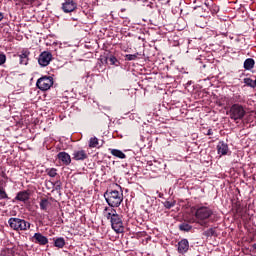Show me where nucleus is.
<instances>
[{
	"label": "nucleus",
	"mask_w": 256,
	"mask_h": 256,
	"mask_svg": "<svg viewBox=\"0 0 256 256\" xmlns=\"http://www.w3.org/2000/svg\"><path fill=\"white\" fill-rule=\"evenodd\" d=\"M213 216V210L207 206H201L196 209L195 217L198 225L209 227V218Z\"/></svg>",
	"instance_id": "nucleus-1"
},
{
	"label": "nucleus",
	"mask_w": 256,
	"mask_h": 256,
	"mask_svg": "<svg viewBox=\"0 0 256 256\" xmlns=\"http://www.w3.org/2000/svg\"><path fill=\"white\" fill-rule=\"evenodd\" d=\"M17 201H28L29 199V192L21 191L16 196Z\"/></svg>",
	"instance_id": "nucleus-16"
},
{
	"label": "nucleus",
	"mask_w": 256,
	"mask_h": 256,
	"mask_svg": "<svg viewBox=\"0 0 256 256\" xmlns=\"http://www.w3.org/2000/svg\"><path fill=\"white\" fill-rule=\"evenodd\" d=\"M8 225L14 231H27L31 227V223L21 218H10L8 220Z\"/></svg>",
	"instance_id": "nucleus-4"
},
{
	"label": "nucleus",
	"mask_w": 256,
	"mask_h": 256,
	"mask_svg": "<svg viewBox=\"0 0 256 256\" xmlns=\"http://www.w3.org/2000/svg\"><path fill=\"white\" fill-rule=\"evenodd\" d=\"M0 21H3V14L0 13Z\"/></svg>",
	"instance_id": "nucleus-33"
},
{
	"label": "nucleus",
	"mask_w": 256,
	"mask_h": 256,
	"mask_svg": "<svg viewBox=\"0 0 256 256\" xmlns=\"http://www.w3.org/2000/svg\"><path fill=\"white\" fill-rule=\"evenodd\" d=\"M57 157L64 165H71V156L67 152H60Z\"/></svg>",
	"instance_id": "nucleus-10"
},
{
	"label": "nucleus",
	"mask_w": 256,
	"mask_h": 256,
	"mask_svg": "<svg viewBox=\"0 0 256 256\" xmlns=\"http://www.w3.org/2000/svg\"><path fill=\"white\" fill-rule=\"evenodd\" d=\"M36 86L40 91H49L51 87H53V77L51 76H43L39 78L36 82Z\"/></svg>",
	"instance_id": "nucleus-6"
},
{
	"label": "nucleus",
	"mask_w": 256,
	"mask_h": 256,
	"mask_svg": "<svg viewBox=\"0 0 256 256\" xmlns=\"http://www.w3.org/2000/svg\"><path fill=\"white\" fill-rule=\"evenodd\" d=\"M104 197L109 207H119L123 203V193L117 190L106 191Z\"/></svg>",
	"instance_id": "nucleus-3"
},
{
	"label": "nucleus",
	"mask_w": 256,
	"mask_h": 256,
	"mask_svg": "<svg viewBox=\"0 0 256 256\" xmlns=\"http://www.w3.org/2000/svg\"><path fill=\"white\" fill-rule=\"evenodd\" d=\"M53 59V54L51 52L44 51L39 55L38 63L41 67H47L51 60Z\"/></svg>",
	"instance_id": "nucleus-7"
},
{
	"label": "nucleus",
	"mask_w": 256,
	"mask_h": 256,
	"mask_svg": "<svg viewBox=\"0 0 256 256\" xmlns=\"http://www.w3.org/2000/svg\"><path fill=\"white\" fill-rule=\"evenodd\" d=\"M29 55H30L29 51L27 50L22 51V53L19 55L20 65H27V63H29Z\"/></svg>",
	"instance_id": "nucleus-14"
},
{
	"label": "nucleus",
	"mask_w": 256,
	"mask_h": 256,
	"mask_svg": "<svg viewBox=\"0 0 256 256\" xmlns=\"http://www.w3.org/2000/svg\"><path fill=\"white\" fill-rule=\"evenodd\" d=\"M179 229H180V231H191V229H193V227L187 223H182L179 225Z\"/></svg>",
	"instance_id": "nucleus-22"
},
{
	"label": "nucleus",
	"mask_w": 256,
	"mask_h": 256,
	"mask_svg": "<svg viewBox=\"0 0 256 256\" xmlns=\"http://www.w3.org/2000/svg\"><path fill=\"white\" fill-rule=\"evenodd\" d=\"M0 256H15V251L11 248H6L1 252Z\"/></svg>",
	"instance_id": "nucleus-21"
},
{
	"label": "nucleus",
	"mask_w": 256,
	"mask_h": 256,
	"mask_svg": "<svg viewBox=\"0 0 256 256\" xmlns=\"http://www.w3.org/2000/svg\"><path fill=\"white\" fill-rule=\"evenodd\" d=\"M48 207H49V200H47L46 198L42 199L40 201V209L42 211H47Z\"/></svg>",
	"instance_id": "nucleus-20"
},
{
	"label": "nucleus",
	"mask_w": 256,
	"mask_h": 256,
	"mask_svg": "<svg viewBox=\"0 0 256 256\" xmlns=\"http://www.w3.org/2000/svg\"><path fill=\"white\" fill-rule=\"evenodd\" d=\"M204 235L206 237H213V235H215V229L213 228L208 229L207 231L204 232Z\"/></svg>",
	"instance_id": "nucleus-27"
},
{
	"label": "nucleus",
	"mask_w": 256,
	"mask_h": 256,
	"mask_svg": "<svg viewBox=\"0 0 256 256\" xmlns=\"http://www.w3.org/2000/svg\"><path fill=\"white\" fill-rule=\"evenodd\" d=\"M174 206H175V203L170 202V201H166L164 203V207H166V209H171V207H174Z\"/></svg>",
	"instance_id": "nucleus-30"
},
{
	"label": "nucleus",
	"mask_w": 256,
	"mask_h": 256,
	"mask_svg": "<svg viewBox=\"0 0 256 256\" xmlns=\"http://www.w3.org/2000/svg\"><path fill=\"white\" fill-rule=\"evenodd\" d=\"M253 67H255V60L248 58L244 61V69H246V71H251Z\"/></svg>",
	"instance_id": "nucleus-15"
},
{
	"label": "nucleus",
	"mask_w": 256,
	"mask_h": 256,
	"mask_svg": "<svg viewBox=\"0 0 256 256\" xmlns=\"http://www.w3.org/2000/svg\"><path fill=\"white\" fill-rule=\"evenodd\" d=\"M106 60L110 61L111 65H115V63H117V58L115 56H110L106 58Z\"/></svg>",
	"instance_id": "nucleus-29"
},
{
	"label": "nucleus",
	"mask_w": 256,
	"mask_h": 256,
	"mask_svg": "<svg viewBox=\"0 0 256 256\" xmlns=\"http://www.w3.org/2000/svg\"><path fill=\"white\" fill-rule=\"evenodd\" d=\"M139 57V53L136 54H128L125 56L126 61H135Z\"/></svg>",
	"instance_id": "nucleus-24"
},
{
	"label": "nucleus",
	"mask_w": 256,
	"mask_h": 256,
	"mask_svg": "<svg viewBox=\"0 0 256 256\" xmlns=\"http://www.w3.org/2000/svg\"><path fill=\"white\" fill-rule=\"evenodd\" d=\"M75 9H77V3L73 0H66L62 4V11H64V13H73Z\"/></svg>",
	"instance_id": "nucleus-8"
},
{
	"label": "nucleus",
	"mask_w": 256,
	"mask_h": 256,
	"mask_svg": "<svg viewBox=\"0 0 256 256\" xmlns=\"http://www.w3.org/2000/svg\"><path fill=\"white\" fill-rule=\"evenodd\" d=\"M206 135H213V130L212 129H209L206 133Z\"/></svg>",
	"instance_id": "nucleus-31"
},
{
	"label": "nucleus",
	"mask_w": 256,
	"mask_h": 256,
	"mask_svg": "<svg viewBox=\"0 0 256 256\" xmlns=\"http://www.w3.org/2000/svg\"><path fill=\"white\" fill-rule=\"evenodd\" d=\"M89 147L91 149L95 148V147H99V139L97 137H92L89 140Z\"/></svg>",
	"instance_id": "nucleus-19"
},
{
	"label": "nucleus",
	"mask_w": 256,
	"mask_h": 256,
	"mask_svg": "<svg viewBox=\"0 0 256 256\" xmlns=\"http://www.w3.org/2000/svg\"><path fill=\"white\" fill-rule=\"evenodd\" d=\"M28 1V3H35V1H37V0H27Z\"/></svg>",
	"instance_id": "nucleus-32"
},
{
	"label": "nucleus",
	"mask_w": 256,
	"mask_h": 256,
	"mask_svg": "<svg viewBox=\"0 0 256 256\" xmlns=\"http://www.w3.org/2000/svg\"><path fill=\"white\" fill-rule=\"evenodd\" d=\"M244 83L248 85V87H256V78L255 81H253L251 78H246L244 79Z\"/></svg>",
	"instance_id": "nucleus-23"
},
{
	"label": "nucleus",
	"mask_w": 256,
	"mask_h": 256,
	"mask_svg": "<svg viewBox=\"0 0 256 256\" xmlns=\"http://www.w3.org/2000/svg\"><path fill=\"white\" fill-rule=\"evenodd\" d=\"M178 251L182 254L189 251V241L187 239H183L178 243Z\"/></svg>",
	"instance_id": "nucleus-12"
},
{
	"label": "nucleus",
	"mask_w": 256,
	"mask_h": 256,
	"mask_svg": "<svg viewBox=\"0 0 256 256\" xmlns=\"http://www.w3.org/2000/svg\"><path fill=\"white\" fill-rule=\"evenodd\" d=\"M46 173L49 177H57V169L55 168L47 169Z\"/></svg>",
	"instance_id": "nucleus-25"
},
{
	"label": "nucleus",
	"mask_w": 256,
	"mask_h": 256,
	"mask_svg": "<svg viewBox=\"0 0 256 256\" xmlns=\"http://www.w3.org/2000/svg\"><path fill=\"white\" fill-rule=\"evenodd\" d=\"M218 155H227L229 153V146L224 142H219L217 145Z\"/></svg>",
	"instance_id": "nucleus-13"
},
{
	"label": "nucleus",
	"mask_w": 256,
	"mask_h": 256,
	"mask_svg": "<svg viewBox=\"0 0 256 256\" xmlns=\"http://www.w3.org/2000/svg\"><path fill=\"white\" fill-rule=\"evenodd\" d=\"M106 218L110 219L112 229L116 233H123L125 231V227L123 226V220L121 219V216L117 214V211H115V209H110V212L106 214Z\"/></svg>",
	"instance_id": "nucleus-2"
},
{
	"label": "nucleus",
	"mask_w": 256,
	"mask_h": 256,
	"mask_svg": "<svg viewBox=\"0 0 256 256\" xmlns=\"http://www.w3.org/2000/svg\"><path fill=\"white\" fill-rule=\"evenodd\" d=\"M111 155H113L114 157H118V159H125L127 157V155H125L123 151L117 149H112Z\"/></svg>",
	"instance_id": "nucleus-17"
},
{
	"label": "nucleus",
	"mask_w": 256,
	"mask_h": 256,
	"mask_svg": "<svg viewBox=\"0 0 256 256\" xmlns=\"http://www.w3.org/2000/svg\"><path fill=\"white\" fill-rule=\"evenodd\" d=\"M89 155H87V152L85 150H75L72 154V159L74 161H85Z\"/></svg>",
	"instance_id": "nucleus-9"
},
{
	"label": "nucleus",
	"mask_w": 256,
	"mask_h": 256,
	"mask_svg": "<svg viewBox=\"0 0 256 256\" xmlns=\"http://www.w3.org/2000/svg\"><path fill=\"white\" fill-rule=\"evenodd\" d=\"M33 239H35V243H38V245H47L49 243V239L41 233H35Z\"/></svg>",
	"instance_id": "nucleus-11"
},
{
	"label": "nucleus",
	"mask_w": 256,
	"mask_h": 256,
	"mask_svg": "<svg viewBox=\"0 0 256 256\" xmlns=\"http://www.w3.org/2000/svg\"><path fill=\"white\" fill-rule=\"evenodd\" d=\"M228 113L233 121H241L245 117V108L240 104H233Z\"/></svg>",
	"instance_id": "nucleus-5"
},
{
	"label": "nucleus",
	"mask_w": 256,
	"mask_h": 256,
	"mask_svg": "<svg viewBox=\"0 0 256 256\" xmlns=\"http://www.w3.org/2000/svg\"><path fill=\"white\" fill-rule=\"evenodd\" d=\"M0 199H8L7 192L5 188L0 186Z\"/></svg>",
	"instance_id": "nucleus-26"
},
{
	"label": "nucleus",
	"mask_w": 256,
	"mask_h": 256,
	"mask_svg": "<svg viewBox=\"0 0 256 256\" xmlns=\"http://www.w3.org/2000/svg\"><path fill=\"white\" fill-rule=\"evenodd\" d=\"M54 245L58 247V249H63V247H65V238L63 237L57 238L54 241Z\"/></svg>",
	"instance_id": "nucleus-18"
},
{
	"label": "nucleus",
	"mask_w": 256,
	"mask_h": 256,
	"mask_svg": "<svg viewBox=\"0 0 256 256\" xmlns=\"http://www.w3.org/2000/svg\"><path fill=\"white\" fill-rule=\"evenodd\" d=\"M253 249H256V244L253 245Z\"/></svg>",
	"instance_id": "nucleus-34"
},
{
	"label": "nucleus",
	"mask_w": 256,
	"mask_h": 256,
	"mask_svg": "<svg viewBox=\"0 0 256 256\" xmlns=\"http://www.w3.org/2000/svg\"><path fill=\"white\" fill-rule=\"evenodd\" d=\"M6 61L7 56L4 53L0 52V65H5Z\"/></svg>",
	"instance_id": "nucleus-28"
}]
</instances>
